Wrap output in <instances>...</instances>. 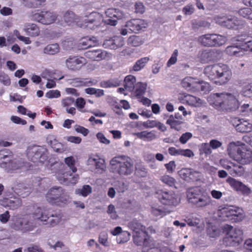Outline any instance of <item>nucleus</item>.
<instances>
[{
    "label": "nucleus",
    "mask_w": 252,
    "mask_h": 252,
    "mask_svg": "<svg viewBox=\"0 0 252 252\" xmlns=\"http://www.w3.org/2000/svg\"><path fill=\"white\" fill-rule=\"evenodd\" d=\"M182 122L179 120L175 119V117H173V115H171L170 116L169 118L166 121V124L169 125L171 128L175 129L176 130H180L181 129L180 125Z\"/></svg>",
    "instance_id": "obj_43"
},
{
    "label": "nucleus",
    "mask_w": 252,
    "mask_h": 252,
    "mask_svg": "<svg viewBox=\"0 0 252 252\" xmlns=\"http://www.w3.org/2000/svg\"><path fill=\"white\" fill-rule=\"evenodd\" d=\"M9 226L11 228L22 233L32 231L36 227L34 221L31 217L27 215L12 217Z\"/></svg>",
    "instance_id": "obj_6"
},
{
    "label": "nucleus",
    "mask_w": 252,
    "mask_h": 252,
    "mask_svg": "<svg viewBox=\"0 0 252 252\" xmlns=\"http://www.w3.org/2000/svg\"><path fill=\"white\" fill-rule=\"evenodd\" d=\"M50 217H52L53 219L50 220L49 224L52 227L57 225L61 221L62 218V215L60 213H52Z\"/></svg>",
    "instance_id": "obj_53"
},
{
    "label": "nucleus",
    "mask_w": 252,
    "mask_h": 252,
    "mask_svg": "<svg viewBox=\"0 0 252 252\" xmlns=\"http://www.w3.org/2000/svg\"><path fill=\"white\" fill-rule=\"evenodd\" d=\"M64 162L67 165L69 169L72 171V173L76 172L77 169L74 166L75 160L73 157H69L64 159Z\"/></svg>",
    "instance_id": "obj_58"
},
{
    "label": "nucleus",
    "mask_w": 252,
    "mask_h": 252,
    "mask_svg": "<svg viewBox=\"0 0 252 252\" xmlns=\"http://www.w3.org/2000/svg\"><path fill=\"white\" fill-rule=\"evenodd\" d=\"M48 151L43 146H30L27 149V157L34 162H43L47 159Z\"/></svg>",
    "instance_id": "obj_13"
},
{
    "label": "nucleus",
    "mask_w": 252,
    "mask_h": 252,
    "mask_svg": "<svg viewBox=\"0 0 252 252\" xmlns=\"http://www.w3.org/2000/svg\"><path fill=\"white\" fill-rule=\"evenodd\" d=\"M235 125L237 131L240 132H250L252 131V124L247 120L238 119Z\"/></svg>",
    "instance_id": "obj_25"
},
{
    "label": "nucleus",
    "mask_w": 252,
    "mask_h": 252,
    "mask_svg": "<svg viewBox=\"0 0 252 252\" xmlns=\"http://www.w3.org/2000/svg\"><path fill=\"white\" fill-rule=\"evenodd\" d=\"M107 53L100 50H94L85 53V56L94 61H100L106 57Z\"/></svg>",
    "instance_id": "obj_27"
},
{
    "label": "nucleus",
    "mask_w": 252,
    "mask_h": 252,
    "mask_svg": "<svg viewBox=\"0 0 252 252\" xmlns=\"http://www.w3.org/2000/svg\"><path fill=\"white\" fill-rule=\"evenodd\" d=\"M147 26V21L142 19H132L127 22L125 25L126 28H128L129 31L133 32L142 30L143 29L146 28Z\"/></svg>",
    "instance_id": "obj_17"
},
{
    "label": "nucleus",
    "mask_w": 252,
    "mask_h": 252,
    "mask_svg": "<svg viewBox=\"0 0 252 252\" xmlns=\"http://www.w3.org/2000/svg\"><path fill=\"white\" fill-rule=\"evenodd\" d=\"M85 79L74 78L70 80V84L75 87L84 86Z\"/></svg>",
    "instance_id": "obj_61"
},
{
    "label": "nucleus",
    "mask_w": 252,
    "mask_h": 252,
    "mask_svg": "<svg viewBox=\"0 0 252 252\" xmlns=\"http://www.w3.org/2000/svg\"><path fill=\"white\" fill-rule=\"evenodd\" d=\"M229 157L241 165L252 162V150L240 141L232 142L227 147Z\"/></svg>",
    "instance_id": "obj_2"
},
{
    "label": "nucleus",
    "mask_w": 252,
    "mask_h": 252,
    "mask_svg": "<svg viewBox=\"0 0 252 252\" xmlns=\"http://www.w3.org/2000/svg\"><path fill=\"white\" fill-rule=\"evenodd\" d=\"M151 211L154 216L158 218H162L169 213V212L166 211V209L157 205L153 206Z\"/></svg>",
    "instance_id": "obj_41"
},
{
    "label": "nucleus",
    "mask_w": 252,
    "mask_h": 252,
    "mask_svg": "<svg viewBox=\"0 0 252 252\" xmlns=\"http://www.w3.org/2000/svg\"><path fill=\"white\" fill-rule=\"evenodd\" d=\"M87 63L86 59L83 57L74 56L70 57L65 61L66 67L70 70H79Z\"/></svg>",
    "instance_id": "obj_15"
},
{
    "label": "nucleus",
    "mask_w": 252,
    "mask_h": 252,
    "mask_svg": "<svg viewBox=\"0 0 252 252\" xmlns=\"http://www.w3.org/2000/svg\"><path fill=\"white\" fill-rule=\"evenodd\" d=\"M58 179L61 183L69 185L70 184H75L79 179V176L77 174L73 175L69 172H66L63 175L58 176Z\"/></svg>",
    "instance_id": "obj_21"
},
{
    "label": "nucleus",
    "mask_w": 252,
    "mask_h": 252,
    "mask_svg": "<svg viewBox=\"0 0 252 252\" xmlns=\"http://www.w3.org/2000/svg\"><path fill=\"white\" fill-rule=\"evenodd\" d=\"M89 162L95 164L96 169L104 170L105 168V160L103 158H99L98 157L90 158Z\"/></svg>",
    "instance_id": "obj_40"
},
{
    "label": "nucleus",
    "mask_w": 252,
    "mask_h": 252,
    "mask_svg": "<svg viewBox=\"0 0 252 252\" xmlns=\"http://www.w3.org/2000/svg\"><path fill=\"white\" fill-rule=\"evenodd\" d=\"M69 195L60 187H54L48 190L46 195V200L53 205H60L68 201Z\"/></svg>",
    "instance_id": "obj_8"
},
{
    "label": "nucleus",
    "mask_w": 252,
    "mask_h": 252,
    "mask_svg": "<svg viewBox=\"0 0 252 252\" xmlns=\"http://www.w3.org/2000/svg\"><path fill=\"white\" fill-rule=\"evenodd\" d=\"M84 22L83 26L92 30H98L104 27H106V25L110 24V10L107 9L104 16L97 12H92L85 16ZM99 31L102 32L104 30L100 29Z\"/></svg>",
    "instance_id": "obj_4"
},
{
    "label": "nucleus",
    "mask_w": 252,
    "mask_h": 252,
    "mask_svg": "<svg viewBox=\"0 0 252 252\" xmlns=\"http://www.w3.org/2000/svg\"><path fill=\"white\" fill-rule=\"evenodd\" d=\"M136 77L133 75H127L124 80V87L126 90L129 92H132L134 91L136 83Z\"/></svg>",
    "instance_id": "obj_28"
},
{
    "label": "nucleus",
    "mask_w": 252,
    "mask_h": 252,
    "mask_svg": "<svg viewBox=\"0 0 252 252\" xmlns=\"http://www.w3.org/2000/svg\"><path fill=\"white\" fill-rule=\"evenodd\" d=\"M226 24H229L231 25V27H226L228 29H238L241 26L243 23L241 20H239L237 17L231 16H228L226 20Z\"/></svg>",
    "instance_id": "obj_37"
},
{
    "label": "nucleus",
    "mask_w": 252,
    "mask_h": 252,
    "mask_svg": "<svg viewBox=\"0 0 252 252\" xmlns=\"http://www.w3.org/2000/svg\"><path fill=\"white\" fill-rule=\"evenodd\" d=\"M242 95L252 98V84L245 86L241 91Z\"/></svg>",
    "instance_id": "obj_57"
},
{
    "label": "nucleus",
    "mask_w": 252,
    "mask_h": 252,
    "mask_svg": "<svg viewBox=\"0 0 252 252\" xmlns=\"http://www.w3.org/2000/svg\"><path fill=\"white\" fill-rule=\"evenodd\" d=\"M146 88V84L138 82L136 84L134 90L132 92L137 98H140L145 94Z\"/></svg>",
    "instance_id": "obj_38"
},
{
    "label": "nucleus",
    "mask_w": 252,
    "mask_h": 252,
    "mask_svg": "<svg viewBox=\"0 0 252 252\" xmlns=\"http://www.w3.org/2000/svg\"><path fill=\"white\" fill-rule=\"evenodd\" d=\"M149 60L150 58L147 57L140 59L135 62L132 69H130V71H131L133 70L134 71H138L141 70L145 67Z\"/></svg>",
    "instance_id": "obj_36"
},
{
    "label": "nucleus",
    "mask_w": 252,
    "mask_h": 252,
    "mask_svg": "<svg viewBox=\"0 0 252 252\" xmlns=\"http://www.w3.org/2000/svg\"><path fill=\"white\" fill-rule=\"evenodd\" d=\"M237 45L229 46L226 47L225 49L226 53L229 55L231 56H235V57H241L243 56L244 55V52L242 51L243 49H242L241 42H238Z\"/></svg>",
    "instance_id": "obj_26"
},
{
    "label": "nucleus",
    "mask_w": 252,
    "mask_h": 252,
    "mask_svg": "<svg viewBox=\"0 0 252 252\" xmlns=\"http://www.w3.org/2000/svg\"><path fill=\"white\" fill-rule=\"evenodd\" d=\"M239 14L244 18L250 19V17L252 15V10L250 8H244L239 10Z\"/></svg>",
    "instance_id": "obj_62"
},
{
    "label": "nucleus",
    "mask_w": 252,
    "mask_h": 252,
    "mask_svg": "<svg viewBox=\"0 0 252 252\" xmlns=\"http://www.w3.org/2000/svg\"><path fill=\"white\" fill-rule=\"evenodd\" d=\"M133 169L132 159L128 157L119 156L111 159V171L120 175H129Z\"/></svg>",
    "instance_id": "obj_7"
},
{
    "label": "nucleus",
    "mask_w": 252,
    "mask_h": 252,
    "mask_svg": "<svg viewBox=\"0 0 252 252\" xmlns=\"http://www.w3.org/2000/svg\"><path fill=\"white\" fill-rule=\"evenodd\" d=\"M43 51L45 54L54 55L59 52V45L57 43L48 45L44 48Z\"/></svg>",
    "instance_id": "obj_47"
},
{
    "label": "nucleus",
    "mask_w": 252,
    "mask_h": 252,
    "mask_svg": "<svg viewBox=\"0 0 252 252\" xmlns=\"http://www.w3.org/2000/svg\"><path fill=\"white\" fill-rule=\"evenodd\" d=\"M212 52L209 50H204L199 53L198 58L202 63H206L212 60Z\"/></svg>",
    "instance_id": "obj_48"
},
{
    "label": "nucleus",
    "mask_w": 252,
    "mask_h": 252,
    "mask_svg": "<svg viewBox=\"0 0 252 252\" xmlns=\"http://www.w3.org/2000/svg\"><path fill=\"white\" fill-rule=\"evenodd\" d=\"M226 182L235 190L240 191L243 194L249 195L251 193V189L246 185L240 181H239L231 177L226 179Z\"/></svg>",
    "instance_id": "obj_16"
},
{
    "label": "nucleus",
    "mask_w": 252,
    "mask_h": 252,
    "mask_svg": "<svg viewBox=\"0 0 252 252\" xmlns=\"http://www.w3.org/2000/svg\"><path fill=\"white\" fill-rule=\"evenodd\" d=\"M6 205L11 209L16 210L22 205V201L19 198H14L13 199H6Z\"/></svg>",
    "instance_id": "obj_49"
},
{
    "label": "nucleus",
    "mask_w": 252,
    "mask_h": 252,
    "mask_svg": "<svg viewBox=\"0 0 252 252\" xmlns=\"http://www.w3.org/2000/svg\"><path fill=\"white\" fill-rule=\"evenodd\" d=\"M32 19L43 25H48L55 23L58 19V14L49 11H41L33 13Z\"/></svg>",
    "instance_id": "obj_14"
},
{
    "label": "nucleus",
    "mask_w": 252,
    "mask_h": 252,
    "mask_svg": "<svg viewBox=\"0 0 252 252\" xmlns=\"http://www.w3.org/2000/svg\"><path fill=\"white\" fill-rule=\"evenodd\" d=\"M134 243L138 246L143 245V247L149 245L151 240L146 231H142L140 232L133 233V235Z\"/></svg>",
    "instance_id": "obj_19"
},
{
    "label": "nucleus",
    "mask_w": 252,
    "mask_h": 252,
    "mask_svg": "<svg viewBox=\"0 0 252 252\" xmlns=\"http://www.w3.org/2000/svg\"><path fill=\"white\" fill-rule=\"evenodd\" d=\"M48 143L50 144L55 152L62 153L65 151V148L63 144L58 142L56 139L48 140Z\"/></svg>",
    "instance_id": "obj_35"
},
{
    "label": "nucleus",
    "mask_w": 252,
    "mask_h": 252,
    "mask_svg": "<svg viewBox=\"0 0 252 252\" xmlns=\"http://www.w3.org/2000/svg\"><path fill=\"white\" fill-rule=\"evenodd\" d=\"M194 92H200L203 94L207 93L210 91L211 87L207 82L200 81L198 79L196 85L193 87Z\"/></svg>",
    "instance_id": "obj_34"
},
{
    "label": "nucleus",
    "mask_w": 252,
    "mask_h": 252,
    "mask_svg": "<svg viewBox=\"0 0 252 252\" xmlns=\"http://www.w3.org/2000/svg\"><path fill=\"white\" fill-rule=\"evenodd\" d=\"M180 99L183 101V103L195 107H201L204 103L203 101L199 98L188 94H183L180 97Z\"/></svg>",
    "instance_id": "obj_18"
},
{
    "label": "nucleus",
    "mask_w": 252,
    "mask_h": 252,
    "mask_svg": "<svg viewBox=\"0 0 252 252\" xmlns=\"http://www.w3.org/2000/svg\"><path fill=\"white\" fill-rule=\"evenodd\" d=\"M227 41L225 36L215 33L205 34L198 38V41L202 45L207 47H220Z\"/></svg>",
    "instance_id": "obj_12"
},
{
    "label": "nucleus",
    "mask_w": 252,
    "mask_h": 252,
    "mask_svg": "<svg viewBox=\"0 0 252 252\" xmlns=\"http://www.w3.org/2000/svg\"><path fill=\"white\" fill-rule=\"evenodd\" d=\"M128 227L133 231V233L146 231L145 227L137 220H133L128 224Z\"/></svg>",
    "instance_id": "obj_45"
},
{
    "label": "nucleus",
    "mask_w": 252,
    "mask_h": 252,
    "mask_svg": "<svg viewBox=\"0 0 252 252\" xmlns=\"http://www.w3.org/2000/svg\"><path fill=\"white\" fill-rule=\"evenodd\" d=\"M134 135L144 141H151L157 138V136L154 131H143L135 133Z\"/></svg>",
    "instance_id": "obj_29"
},
{
    "label": "nucleus",
    "mask_w": 252,
    "mask_h": 252,
    "mask_svg": "<svg viewBox=\"0 0 252 252\" xmlns=\"http://www.w3.org/2000/svg\"><path fill=\"white\" fill-rule=\"evenodd\" d=\"M178 56V51L177 49L174 50L171 55V57L167 62L166 65L167 67H170L171 65L175 64L177 61V57Z\"/></svg>",
    "instance_id": "obj_60"
},
{
    "label": "nucleus",
    "mask_w": 252,
    "mask_h": 252,
    "mask_svg": "<svg viewBox=\"0 0 252 252\" xmlns=\"http://www.w3.org/2000/svg\"><path fill=\"white\" fill-rule=\"evenodd\" d=\"M204 73L210 80L220 85L228 82L232 77V71L226 64L217 63L208 65L204 69Z\"/></svg>",
    "instance_id": "obj_3"
},
{
    "label": "nucleus",
    "mask_w": 252,
    "mask_h": 252,
    "mask_svg": "<svg viewBox=\"0 0 252 252\" xmlns=\"http://www.w3.org/2000/svg\"><path fill=\"white\" fill-rule=\"evenodd\" d=\"M220 165L225 169L227 170L229 173L233 176H241L243 173V169L242 170L237 171L235 169H233L232 166L236 167L235 164L229 161L226 159H222L220 160Z\"/></svg>",
    "instance_id": "obj_24"
},
{
    "label": "nucleus",
    "mask_w": 252,
    "mask_h": 252,
    "mask_svg": "<svg viewBox=\"0 0 252 252\" xmlns=\"http://www.w3.org/2000/svg\"><path fill=\"white\" fill-rule=\"evenodd\" d=\"M25 32L31 36H37L40 33L39 27L34 24H27L25 25Z\"/></svg>",
    "instance_id": "obj_32"
},
{
    "label": "nucleus",
    "mask_w": 252,
    "mask_h": 252,
    "mask_svg": "<svg viewBox=\"0 0 252 252\" xmlns=\"http://www.w3.org/2000/svg\"><path fill=\"white\" fill-rule=\"evenodd\" d=\"M197 173L196 171L190 168H183L178 172L180 177L186 181L192 179L194 175Z\"/></svg>",
    "instance_id": "obj_33"
},
{
    "label": "nucleus",
    "mask_w": 252,
    "mask_h": 252,
    "mask_svg": "<svg viewBox=\"0 0 252 252\" xmlns=\"http://www.w3.org/2000/svg\"><path fill=\"white\" fill-rule=\"evenodd\" d=\"M227 16L222 15H218L214 18V21L215 22L221 26L225 27H231L232 26L229 24H226V20L227 19Z\"/></svg>",
    "instance_id": "obj_54"
},
{
    "label": "nucleus",
    "mask_w": 252,
    "mask_h": 252,
    "mask_svg": "<svg viewBox=\"0 0 252 252\" xmlns=\"http://www.w3.org/2000/svg\"><path fill=\"white\" fill-rule=\"evenodd\" d=\"M199 150L200 154H205L206 155H210L212 151L209 143H203L201 144L199 146Z\"/></svg>",
    "instance_id": "obj_55"
},
{
    "label": "nucleus",
    "mask_w": 252,
    "mask_h": 252,
    "mask_svg": "<svg viewBox=\"0 0 252 252\" xmlns=\"http://www.w3.org/2000/svg\"><path fill=\"white\" fill-rule=\"evenodd\" d=\"M207 233L210 237L215 238L220 234V230L216 226H212L207 229Z\"/></svg>",
    "instance_id": "obj_59"
},
{
    "label": "nucleus",
    "mask_w": 252,
    "mask_h": 252,
    "mask_svg": "<svg viewBox=\"0 0 252 252\" xmlns=\"http://www.w3.org/2000/svg\"><path fill=\"white\" fill-rule=\"evenodd\" d=\"M198 79L191 77H187L182 81V86L188 90L194 92L193 87L196 85Z\"/></svg>",
    "instance_id": "obj_30"
},
{
    "label": "nucleus",
    "mask_w": 252,
    "mask_h": 252,
    "mask_svg": "<svg viewBox=\"0 0 252 252\" xmlns=\"http://www.w3.org/2000/svg\"><path fill=\"white\" fill-rule=\"evenodd\" d=\"M76 19H77L76 16L71 11H66L63 15V20L66 23L70 24L72 23Z\"/></svg>",
    "instance_id": "obj_56"
},
{
    "label": "nucleus",
    "mask_w": 252,
    "mask_h": 252,
    "mask_svg": "<svg viewBox=\"0 0 252 252\" xmlns=\"http://www.w3.org/2000/svg\"><path fill=\"white\" fill-rule=\"evenodd\" d=\"M127 44L134 46L138 47L143 44V41L141 38L136 35L130 36L127 39Z\"/></svg>",
    "instance_id": "obj_50"
},
{
    "label": "nucleus",
    "mask_w": 252,
    "mask_h": 252,
    "mask_svg": "<svg viewBox=\"0 0 252 252\" xmlns=\"http://www.w3.org/2000/svg\"><path fill=\"white\" fill-rule=\"evenodd\" d=\"M50 210L45 208H37L33 213V216L43 223L47 222L51 216Z\"/></svg>",
    "instance_id": "obj_23"
},
{
    "label": "nucleus",
    "mask_w": 252,
    "mask_h": 252,
    "mask_svg": "<svg viewBox=\"0 0 252 252\" xmlns=\"http://www.w3.org/2000/svg\"><path fill=\"white\" fill-rule=\"evenodd\" d=\"M233 41L241 42L242 49L244 50L249 49L252 52L251 50L252 48V36L247 34L238 35L233 38Z\"/></svg>",
    "instance_id": "obj_20"
},
{
    "label": "nucleus",
    "mask_w": 252,
    "mask_h": 252,
    "mask_svg": "<svg viewBox=\"0 0 252 252\" xmlns=\"http://www.w3.org/2000/svg\"><path fill=\"white\" fill-rule=\"evenodd\" d=\"M111 234L113 235H117V241L118 243H125L129 240L130 234L127 231H122V228L120 226L116 227Z\"/></svg>",
    "instance_id": "obj_22"
},
{
    "label": "nucleus",
    "mask_w": 252,
    "mask_h": 252,
    "mask_svg": "<svg viewBox=\"0 0 252 252\" xmlns=\"http://www.w3.org/2000/svg\"><path fill=\"white\" fill-rule=\"evenodd\" d=\"M224 230L225 235L223 241L226 246L236 247L242 241L243 233L240 229L226 225L224 226Z\"/></svg>",
    "instance_id": "obj_9"
},
{
    "label": "nucleus",
    "mask_w": 252,
    "mask_h": 252,
    "mask_svg": "<svg viewBox=\"0 0 252 252\" xmlns=\"http://www.w3.org/2000/svg\"><path fill=\"white\" fill-rule=\"evenodd\" d=\"M218 215L220 220L222 221L232 220L235 219V217L241 220L244 217L243 210L234 206H225L222 207L218 210Z\"/></svg>",
    "instance_id": "obj_10"
},
{
    "label": "nucleus",
    "mask_w": 252,
    "mask_h": 252,
    "mask_svg": "<svg viewBox=\"0 0 252 252\" xmlns=\"http://www.w3.org/2000/svg\"><path fill=\"white\" fill-rule=\"evenodd\" d=\"M156 197L162 204L175 207L180 202L178 195L171 190L158 189L156 192Z\"/></svg>",
    "instance_id": "obj_11"
},
{
    "label": "nucleus",
    "mask_w": 252,
    "mask_h": 252,
    "mask_svg": "<svg viewBox=\"0 0 252 252\" xmlns=\"http://www.w3.org/2000/svg\"><path fill=\"white\" fill-rule=\"evenodd\" d=\"M143 252H158V250L154 247L153 241H151L149 245L143 247Z\"/></svg>",
    "instance_id": "obj_63"
},
{
    "label": "nucleus",
    "mask_w": 252,
    "mask_h": 252,
    "mask_svg": "<svg viewBox=\"0 0 252 252\" xmlns=\"http://www.w3.org/2000/svg\"><path fill=\"white\" fill-rule=\"evenodd\" d=\"M187 196L189 202L197 207L203 208L212 204V200L210 196L198 187L191 188L187 191Z\"/></svg>",
    "instance_id": "obj_5"
},
{
    "label": "nucleus",
    "mask_w": 252,
    "mask_h": 252,
    "mask_svg": "<svg viewBox=\"0 0 252 252\" xmlns=\"http://www.w3.org/2000/svg\"><path fill=\"white\" fill-rule=\"evenodd\" d=\"M244 248L246 252H252V239L249 238L245 241Z\"/></svg>",
    "instance_id": "obj_64"
},
{
    "label": "nucleus",
    "mask_w": 252,
    "mask_h": 252,
    "mask_svg": "<svg viewBox=\"0 0 252 252\" xmlns=\"http://www.w3.org/2000/svg\"><path fill=\"white\" fill-rule=\"evenodd\" d=\"M12 153L9 150L0 152V165L1 167H5L11 160Z\"/></svg>",
    "instance_id": "obj_31"
},
{
    "label": "nucleus",
    "mask_w": 252,
    "mask_h": 252,
    "mask_svg": "<svg viewBox=\"0 0 252 252\" xmlns=\"http://www.w3.org/2000/svg\"><path fill=\"white\" fill-rule=\"evenodd\" d=\"M128 227L133 231V233L146 231L145 227L137 220H133L128 224Z\"/></svg>",
    "instance_id": "obj_46"
},
{
    "label": "nucleus",
    "mask_w": 252,
    "mask_h": 252,
    "mask_svg": "<svg viewBox=\"0 0 252 252\" xmlns=\"http://www.w3.org/2000/svg\"><path fill=\"white\" fill-rule=\"evenodd\" d=\"M124 17V13L117 9H111V26L117 24V20L121 19Z\"/></svg>",
    "instance_id": "obj_42"
},
{
    "label": "nucleus",
    "mask_w": 252,
    "mask_h": 252,
    "mask_svg": "<svg viewBox=\"0 0 252 252\" xmlns=\"http://www.w3.org/2000/svg\"><path fill=\"white\" fill-rule=\"evenodd\" d=\"M92 191V189L89 185H85L82 189H79L75 190V193L81 195L84 197H86Z\"/></svg>",
    "instance_id": "obj_52"
},
{
    "label": "nucleus",
    "mask_w": 252,
    "mask_h": 252,
    "mask_svg": "<svg viewBox=\"0 0 252 252\" xmlns=\"http://www.w3.org/2000/svg\"><path fill=\"white\" fill-rule=\"evenodd\" d=\"M160 180L164 184L169 187H174L175 185L176 180L169 175H164L160 178Z\"/></svg>",
    "instance_id": "obj_51"
},
{
    "label": "nucleus",
    "mask_w": 252,
    "mask_h": 252,
    "mask_svg": "<svg viewBox=\"0 0 252 252\" xmlns=\"http://www.w3.org/2000/svg\"><path fill=\"white\" fill-rule=\"evenodd\" d=\"M25 165V163L21 158H14L11 159L8 163V165L5 166V167H8L12 170H16L23 167Z\"/></svg>",
    "instance_id": "obj_39"
},
{
    "label": "nucleus",
    "mask_w": 252,
    "mask_h": 252,
    "mask_svg": "<svg viewBox=\"0 0 252 252\" xmlns=\"http://www.w3.org/2000/svg\"><path fill=\"white\" fill-rule=\"evenodd\" d=\"M124 45V38L121 36H114L113 38H111V49H117L123 46Z\"/></svg>",
    "instance_id": "obj_44"
},
{
    "label": "nucleus",
    "mask_w": 252,
    "mask_h": 252,
    "mask_svg": "<svg viewBox=\"0 0 252 252\" xmlns=\"http://www.w3.org/2000/svg\"><path fill=\"white\" fill-rule=\"evenodd\" d=\"M207 100L211 105L219 111H235L240 105L239 101L234 93L211 94L208 97Z\"/></svg>",
    "instance_id": "obj_1"
}]
</instances>
